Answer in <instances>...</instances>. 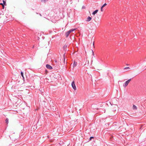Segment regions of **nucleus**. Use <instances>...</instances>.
<instances>
[{
    "label": "nucleus",
    "mask_w": 146,
    "mask_h": 146,
    "mask_svg": "<svg viewBox=\"0 0 146 146\" xmlns=\"http://www.w3.org/2000/svg\"><path fill=\"white\" fill-rule=\"evenodd\" d=\"M130 68L129 67H126L124 68V69H129Z\"/></svg>",
    "instance_id": "nucleus-15"
},
{
    "label": "nucleus",
    "mask_w": 146,
    "mask_h": 146,
    "mask_svg": "<svg viewBox=\"0 0 146 146\" xmlns=\"http://www.w3.org/2000/svg\"><path fill=\"white\" fill-rule=\"evenodd\" d=\"M21 76L23 77V79H24V78L23 76V73L22 72H21Z\"/></svg>",
    "instance_id": "nucleus-10"
},
{
    "label": "nucleus",
    "mask_w": 146,
    "mask_h": 146,
    "mask_svg": "<svg viewBox=\"0 0 146 146\" xmlns=\"http://www.w3.org/2000/svg\"><path fill=\"white\" fill-rule=\"evenodd\" d=\"M98 10H95V11H94V12H93L92 14L93 15H95L96 13H97L98 12Z\"/></svg>",
    "instance_id": "nucleus-8"
},
{
    "label": "nucleus",
    "mask_w": 146,
    "mask_h": 146,
    "mask_svg": "<svg viewBox=\"0 0 146 146\" xmlns=\"http://www.w3.org/2000/svg\"><path fill=\"white\" fill-rule=\"evenodd\" d=\"M111 109L113 111H115L118 110V106L116 105H114L111 107Z\"/></svg>",
    "instance_id": "nucleus-1"
},
{
    "label": "nucleus",
    "mask_w": 146,
    "mask_h": 146,
    "mask_svg": "<svg viewBox=\"0 0 146 146\" xmlns=\"http://www.w3.org/2000/svg\"><path fill=\"white\" fill-rule=\"evenodd\" d=\"M92 18L91 17H88L87 18L86 20V21L87 22H89L92 19Z\"/></svg>",
    "instance_id": "nucleus-5"
},
{
    "label": "nucleus",
    "mask_w": 146,
    "mask_h": 146,
    "mask_svg": "<svg viewBox=\"0 0 146 146\" xmlns=\"http://www.w3.org/2000/svg\"><path fill=\"white\" fill-rule=\"evenodd\" d=\"M74 90H76V88L75 84V82L74 81H73L71 84Z\"/></svg>",
    "instance_id": "nucleus-3"
},
{
    "label": "nucleus",
    "mask_w": 146,
    "mask_h": 146,
    "mask_svg": "<svg viewBox=\"0 0 146 146\" xmlns=\"http://www.w3.org/2000/svg\"><path fill=\"white\" fill-rule=\"evenodd\" d=\"M70 33V31H68L66 33V36L67 37H68Z\"/></svg>",
    "instance_id": "nucleus-6"
},
{
    "label": "nucleus",
    "mask_w": 146,
    "mask_h": 146,
    "mask_svg": "<svg viewBox=\"0 0 146 146\" xmlns=\"http://www.w3.org/2000/svg\"><path fill=\"white\" fill-rule=\"evenodd\" d=\"M75 30H76V29H71L69 31H70L71 32L74 31Z\"/></svg>",
    "instance_id": "nucleus-11"
},
{
    "label": "nucleus",
    "mask_w": 146,
    "mask_h": 146,
    "mask_svg": "<svg viewBox=\"0 0 146 146\" xmlns=\"http://www.w3.org/2000/svg\"><path fill=\"white\" fill-rule=\"evenodd\" d=\"M77 65V62H74V64H73V67H75Z\"/></svg>",
    "instance_id": "nucleus-9"
},
{
    "label": "nucleus",
    "mask_w": 146,
    "mask_h": 146,
    "mask_svg": "<svg viewBox=\"0 0 146 146\" xmlns=\"http://www.w3.org/2000/svg\"><path fill=\"white\" fill-rule=\"evenodd\" d=\"M126 65H127V66H128V65H129L128 64H126Z\"/></svg>",
    "instance_id": "nucleus-24"
},
{
    "label": "nucleus",
    "mask_w": 146,
    "mask_h": 146,
    "mask_svg": "<svg viewBox=\"0 0 146 146\" xmlns=\"http://www.w3.org/2000/svg\"><path fill=\"white\" fill-rule=\"evenodd\" d=\"M8 118H7L5 120V121L6 123H7V124H8Z\"/></svg>",
    "instance_id": "nucleus-12"
},
{
    "label": "nucleus",
    "mask_w": 146,
    "mask_h": 146,
    "mask_svg": "<svg viewBox=\"0 0 146 146\" xmlns=\"http://www.w3.org/2000/svg\"><path fill=\"white\" fill-rule=\"evenodd\" d=\"M47 1V0H41V1L45 2H46Z\"/></svg>",
    "instance_id": "nucleus-16"
},
{
    "label": "nucleus",
    "mask_w": 146,
    "mask_h": 146,
    "mask_svg": "<svg viewBox=\"0 0 146 146\" xmlns=\"http://www.w3.org/2000/svg\"><path fill=\"white\" fill-rule=\"evenodd\" d=\"M93 46H94V43H93Z\"/></svg>",
    "instance_id": "nucleus-22"
},
{
    "label": "nucleus",
    "mask_w": 146,
    "mask_h": 146,
    "mask_svg": "<svg viewBox=\"0 0 146 146\" xmlns=\"http://www.w3.org/2000/svg\"><path fill=\"white\" fill-rule=\"evenodd\" d=\"M0 5H1L2 6L3 5V3H0Z\"/></svg>",
    "instance_id": "nucleus-21"
},
{
    "label": "nucleus",
    "mask_w": 146,
    "mask_h": 146,
    "mask_svg": "<svg viewBox=\"0 0 146 146\" xmlns=\"http://www.w3.org/2000/svg\"><path fill=\"white\" fill-rule=\"evenodd\" d=\"M103 7H102V6L101 8V11H103Z\"/></svg>",
    "instance_id": "nucleus-14"
},
{
    "label": "nucleus",
    "mask_w": 146,
    "mask_h": 146,
    "mask_svg": "<svg viewBox=\"0 0 146 146\" xmlns=\"http://www.w3.org/2000/svg\"><path fill=\"white\" fill-rule=\"evenodd\" d=\"M94 137H91L90 138V140H91L92 138H93Z\"/></svg>",
    "instance_id": "nucleus-19"
},
{
    "label": "nucleus",
    "mask_w": 146,
    "mask_h": 146,
    "mask_svg": "<svg viewBox=\"0 0 146 146\" xmlns=\"http://www.w3.org/2000/svg\"><path fill=\"white\" fill-rule=\"evenodd\" d=\"M55 62H57V61H56V60H55Z\"/></svg>",
    "instance_id": "nucleus-23"
},
{
    "label": "nucleus",
    "mask_w": 146,
    "mask_h": 146,
    "mask_svg": "<svg viewBox=\"0 0 146 146\" xmlns=\"http://www.w3.org/2000/svg\"><path fill=\"white\" fill-rule=\"evenodd\" d=\"M107 5V4L105 3L102 6V7H104L105 6H106Z\"/></svg>",
    "instance_id": "nucleus-13"
},
{
    "label": "nucleus",
    "mask_w": 146,
    "mask_h": 146,
    "mask_svg": "<svg viewBox=\"0 0 146 146\" xmlns=\"http://www.w3.org/2000/svg\"><path fill=\"white\" fill-rule=\"evenodd\" d=\"M3 4L5 5V4H6V2L3 0Z\"/></svg>",
    "instance_id": "nucleus-17"
},
{
    "label": "nucleus",
    "mask_w": 146,
    "mask_h": 146,
    "mask_svg": "<svg viewBox=\"0 0 146 146\" xmlns=\"http://www.w3.org/2000/svg\"><path fill=\"white\" fill-rule=\"evenodd\" d=\"M46 67L49 69H52V68L50 65L48 64H47L46 66Z\"/></svg>",
    "instance_id": "nucleus-4"
},
{
    "label": "nucleus",
    "mask_w": 146,
    "mask_h": 146,
    "mask_svg": "<svg viewBox=\"0 0 146 146\" xmlns=\"http://www.w3.org/2000/svg\"><path fill=\"white\" fill-rule=\"evenodd\" d=\"M92 55L93 56H94V52L93 51V50H92Z\"/></svg>",
    "instance_id": "nucleus-18"
},
{
    "label": "nucleus",
    "mask_w": 146,
    "mask_h": 146,
    "mask_svg": "<svg viewBox=\"0 0 146 146\" xmlns=\"http://www.w3.org/2000/svg\"><path fill=\"white\" fill-rule=\"evenodd\" d=\"M132 109L134 110H136L137 109V107L134 105H133L132 107Z\"/></svg>",
    "instance_id": "nucleus-7"
},
{
    "label": "nucleus",
    "mask_w": 146,
    "mask_h": 146,
    "mask_svg": "<svg viewBox=\"0 0 146 146\" xmlns=\"http://www.w3.org/2000/svg\"><path fill=\"white\" fill-rule=\"evenodd\" d=\"M2 7H3V9H4V5H2Z\"/></svg>",
    "instance_id": "nucleus-20"
},
{
    "label": "nucleus",
    "mask_w": 146,
    "mask_h": 146,
    "mask_svg": "<svg viewBox=\"0 0 146 146\" xmlns=\"http://www.w3.org/2000/svg\"><path fill=\"white\" fill-rule=\"evenodd\" d=\"M131 80V79H129L127 80V81H126L123 84V86L125 87H126L127 86L128 84L130 82Z\"/></svg>",
    "instance_id": "nucleus-2"
}]
</instances>
